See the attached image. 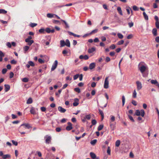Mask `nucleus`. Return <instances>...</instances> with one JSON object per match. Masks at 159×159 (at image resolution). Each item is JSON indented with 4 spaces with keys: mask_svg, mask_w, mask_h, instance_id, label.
<instances>
[{
    "mask_svg": "<svg viewBox=\"0 0 159 159\" xmlns=\"http://www.w3.org/2000/svg\"><path fill=\"white\" fill-rule=\"evenodd\" d=\"M151 82L152 84H155L158 86V88L159 89V84L158 83L157 81L156 80H151Z\"/></svg>",
    "mask_w": 159,
    "mask_h": 159,
    "instance_id": "6e6552de",
    "label": "nucleus"
},
{
    "mask_svg": "<svg viewBox=\"0 0 159 159\" xmlns=\"http://www.w3.org/2000/svg\"><path fill=\"white\" fill-rule=\"evenodd\" d=\"M28 63H29L31 66H34V63L32 61H29L28 62Z\"/></svg>",
    "mask_w": 159,
    "mask_h": 159,
    "instance_id": "a18cd8bd",
    "label": "nucleus"
},
{
    "mask_svg": "<svg viewBox=\"0 0 159 159\" xmlns=\"http://www.w3.org/2000/svg\"><path fill=\"white\" fill-rule=\"evenodd\" d=\"M74 102L73 103V105L74 106H77L79 104V100L78 98H75L74 99Z\"/></svg>",
    "mask_w": 159,
    "mask_h": 159,
    "instance_id": "0eeeda50",
    "label": "nucleus"
},
{
    "mask_svg": "<svg viewBox=\"0 0 159 159\" xmlns=\"http://www.w3.org/2000/svg\"><path fill=\"white\" fill-rule=\"evenodd\" d=\"M99 113L101 115L102 117V120H103L104 118L103 112L100 109L98 110Z\"/></svg>",
    "mask_w": 159,
    "mask_h": 159,
    "instance_id": "aec40b11",
    "label": "nucleus"
},
{
    "mask_svg": "<svg viewBox=\"0 0 159 159\" xmlns=\"http://www.w3.org/2000/svg\"><path fill=\"white\" fill-rule=\"evenodd\" d=\"M30 112L31 114L35 115L36 114V112L34 107H32L30 111Z\"/></svg>",
    "mask_w": 159,
    "mask_h": 159,
    "instance_id": "2eb2a0df",
    "label": "nucleus"
},
{
    "mask_svg": "<svg viewBox=\"0 0 159 159\" xmlns=\"http://www.w3.org/2000/svg\"><path fill=\"white\" fill-rule=\"evenodd\" d=\"M11 157V155L9 154L3 155L2 157V158L3 159H6L7 158H9Z\"/></svg>",
    "mask_w": 159,
    "mask_h": 159,
    "instance_id": "a211bd4d",
    "label": "nucleus"
},
{
    "mask_svg": "<svg viewBox=\"0 0 159 159\" xmlns=\"http://www.w3.org/2000/svg\"><path fill=\"white\" fill-rule=\"evenodd\" d=\"M37 25V24L35 23H31L30 24V26L31 27H34Z\"/></svg>",
    "mask_w": 159,
    "mask_h": 159,
    "instance_id": "09e8293b",
    "label": "nucleus"
},
{
    "mask_svg": "<svg viewBox=\"0 0 159 159\" xmlns=\"http://www.w3.org/2000/svg\"><path fill=\"white\" fill-rule=\"evenodd\" d=\"M79 58L80 59H84V60H86L88 59L89 58V57L87 55H85L84 56L81 55L80 56Z\"/></svg>",
    "mask_w": 159,
    "mask_h": 159,
    "instance_id": "9b49d317",
    "label": "nucleus"
},
{
    "mask_svg": "<svg viewBox=\"0 0 159 159\" xmlns=\"http://www.w3.org/2000/svg\"><path fill=\"white\" fill-rule=\"evenodd\" d=\"M12 142L13 145H15V146H17L18 145V143L16 141H15L14 140H12Z\"/></svg>",
    "mask_w": 159,
    "mask_h": 159,
    "instance_id": "13d9d810",
    "label": "nucleus"
},
{
    "mask_svg": "<svg viewBox=\"0 0 159 159\" xmlns=\"http://www.w3.org/2000/svg\"><path fill=\"white\" fill-rule=\"evenodd\" d=\"M68 33H69V34L70 35H73V36H74L75 37H76L77 34H75L72 32H70V31H68Z\"/></svg>",
    "mask_w": 159,
    "mask_h": 159,
    "instance_id": "49530a36",
    "label": "nucleus"
},
{
    "mask_svg": "<svg viewBox=\"0 0 159 159\" xmlns=\"http://www.w3.org/2000/svg\"><path fill=\"white\" fill-rule=\"evenodd\" d=\"M96 66V64L95 63L93 62L90 64L89 65V69L90 70H92Z\"/></svg>",
    "mask_w": 159,
    "mask_h": 159,
    "instance_id": "f8f14e48",
    "label": "nucleus"
},
{
    "mask_svg": "<svg viewBox=\"0 0 159 159\" xmlns=\"http://www.w3.org/2000/svg\"><path fill=\"white\" fill-rule=\"evenodd\" d=\"M128 116L129 117V118L131 121H132L133 122H134V120L132 117L131 116H130V115H128Z\"/></svg>",
    "mask_w": 159,
    "mask_h": 159,
    "instance_id": "5fc2aeb1",
    "label": "nucleus"
},
{
    "mask_svg": "<svg viewBox=\"0 0 159 159\" xmlns=\"http://www.w3.org/2000/svg\"><path fill=\"white\" fill-rule=\"evenodd\" d=\"M58 110L61 113H64L66 111L65 109L63 108L61 106H59L58 107Z\"/></svg>",
    "mask_w": 159,
    "mask_h": 159,
    "instance_id": "ddd939ff",
    "label": "nucleus"
},
{
    "mask_svg": "<svg viewBox=\"0 0 159 159\" xmlns=\"http://www.w3.org/2000/svg\"><path fill=\"white\" fill-rule=\"evenodd\" d=\"M120 144V140H118L116 142L115 145L117 147L119 146Z\"/></svg>",
    "mask_w": 159,
    "mask_h": 159,
    "instance_id": "393cba45",
    "label": "nucleus"
},
{
    "mask_svg": "<svg viewBox=\"0 0 159 159\" xmlns=\"http://www.w3.org/2000/svg\"><path fill=\"white\" fill-rule=\"evenodd\" d=\"M134 115L139 116L140 115V111L139 110H137L135 111Z\"/></svg>",
    "mask_w": 159,
    "mask_h": 159,
    "instance_id": "c756f323",
    "label": "nucleus"
},
{
    "mask_svg": "<svg viewBox=\"0 0 159 159\" xmlns=\"http://www.w3.org/2000/svg\"><path fill=\"white\" fill-rule=\"evenodd\" d=\"M122 106H123L125 104V96L124 95H123L122 97Z\"/></svg>",
    "mask_w": 159,
    "mask_h": 159,
    "instance_id": "72a5a7b5",
    "label": "nucleus"
},
{
    "mask_svg": "<svg viewBox=\"0 0 159 159\" xmlns=\"http://www.w3.org/2000/svg\"><path fill=\"white\" fill-rule=\"evenodd\" d=\"M79 80L80 81H82L83 79V75L82 74H80V75H79Z\"/></svg>",
    "mask_w": 159,
    "mask_h": 159,
    "instance_id": "338daca9",
    "label": "nucleus"
},
{
    "mask_svg": "<svg viewBox=\"0 0 159 159\" xmlns=\"http://www.w3.org/2000/svg\"><path fill=\"white\" fill-rule=\"evenodd\" d=\"M45 31L48 33H53L55 32V30L53 29L51 30L49 28H47L45 29Z\"/></svg>",
    "mask_w": 159,
    "mask_h": 159,
    "instance_id": "1a4fd4ad",
    "label": "nucleus"
},
{
    "mask_svg": "<svg viewBox=\"0 0 159 159\" xmlns=\"http://www.w3.org/2000/svg\"><path fill=\"white\" fill-rule=\"evenodd\" d=\"M7 13V11L4 9H0V13L2 14H6Z\"/></svg>",
    "mask_w": 159,
    "mask_h": 159,
    "instance_id": "c9c22d12",
    "label": "nucleus"
},
{
    "mask_svg": "<svg viewBox=\"0 0 159 159\" xmlns=\"http://www.w3.org/2000/svg\"><path fill=\"white\" fill-rule=\"evenodd\" d=\"M97 140L96 139H94L93 140H92L91 142V144L92 145H94L96 143Z\"/></svg>",
    "mask_w": 159,
    "mask_h": 159,
    "instance_id": "e433bc0d",
    "label": "nucleus"
},
{
    "mask_svg": "<svg viewBox=\"0 0 159 159\" xmlns=\"http://www.w3.org/2000/svg\"><path fill=\"white\" fill-rule=\"evenodd\" d=\"M13 75H14L13 73L12 72H11L10 73V77H9L11 79V78H12L13 77Z\"/></svg>",
    "mask_w": 159,
    "mask_h": 159,
    "instance_id": "69168bd1",
    "label": "nucleus"
},
{
    "mask_svg": "<svg viewBox=\"0 0 159 159\" xmlns=\"http://www.w3.org/2000/svg\"><path fill=\"white\" fill-rule=\"evenodd\" d=\"M65 43L66 46L68 47H70V43L68 39H66V42Z\"/></svg>",
    "mask_w": 159,
    "mask_h": 159,
    "instance_id": "bb28decb",
    "label": "nucleus"
},
{
    "mask_svg": "<svg viewBox=\"0 0 159 159\" xmlns=\"http://www.w3.org/2000/svg\"><path fill=\"white\" fill-rule=\"evenodd\" d=\"M117 10L119 12V14L120 15H123V14H122V11L121 10V7H118L117 8Z\"/></svg>",
    "mask_w": 159,
    "mask_h": 159,
    "instance_id": "4be33fe9",
    "label": "nucleus"
},
{
    "mask_svg": "<svg viewBox=\"0 0 159 159\" xmlns=\"http://www.w3.org/2000/svg\"><path fill=\"white\" fill-rule=\"evenodd\" d=\"M41 111L43 112H45L46 110V108L44 107H41L40 108Z\"/></svg>",
    "mask_w": 159,
    "mask_h": 159,
    "instance_id": "bf43d9fd",
    "label": "nucleus"
},
{
    "mask_svg": "<svg viewBox=\"0 0 159 159\" xmlns=\"http://www.w3.org/2000/svg\"><path fill=\"white\" fill-rule=\"evenodd\" d=\"M107 153L109 155H110V154H111V150L110 149V148L109 146L108 147L107 149Z\"/></svg>",
    "mask_w": 159,
    "mask_h": 159,
    "instance_id": "8fccbe9b",
    "label": "nucleus"
},
{
    "mask_svg": "<svg viewBox=\"0 0 159 159\" xmlns=\"http://www.w3.org/2000/svg\"><path fill=\"white\" fill-rule=\"evenodd\" d=\"M152 33L154 36L157 35V30L156 28H154L152 30Z\"/></svg>",
    "mask_w": 159,
    "mask_h": 159,
    "instance_id": "412c9836",
    "label": "nucleus"
},
{
    "mask_svg": "<svg viewBox=\"0 0 159 159\" xmlns=\"http://www.w3.org/2000/svg\"><path fill=\"white\" fill-rule=\"evenodd\" d=\"M98 29H96L93 30L90 33H89V34L90 35H91L93 34L96 33H97L98 32Z\"/></svg>",
    "mask_w": 159,
    "mask_h": 159,
    "instance_id": "473e14b6",
    "label": "nucleus"
},
{
    "mask_svg": "<svg viewBox=\"0 0 159 159\" xmlns=\"http://www.w3.org/2000/svg\"><path fill=\"white\" fill-rule=\"evenodd\" d=\"M90 155L92 158L93 159H95L96 158V155L94 153L91 152L90 153Z\"/></svg>",
    "mask_w": 159,
    "mask_h": 159,
    "instance_id": "5701e85b",
    "label": "nucleus"
},
{
    "mask_svg": "<svg viewBox=\"0 0 159 159\" xmlns=\"http://www.w3.org/2000/svg\"><path fill=\"white\" fill-rule=\"evenodd\" d=\"M136 84L138 89H140L142 88V84L139 81H137Z\"/></svg>",
    "mask_w": 159,
    "mask_h": 159,
    "instance_id": "dca6fc26",
    "label": "nucleus"
},
{
    "mask_svg": "<svg viewBox=\"0 0 159 159\" xmlns=\"http://www.w3.org/2000/svg\"><path fill=\"white\" fill-rule=\"evenodd\" d=\"M110 122H114L115 120V117H114V116H112V115H111L110 116Z\"/></svg>",
    "mask_w": 159,
    "mask_h": 159,
    "instance_id": "c85d7f7f",
    "label": "nucleus"
},
{
    "mask_svg": "<svg viewBox=\"0 0 159 159\" xmlns=\"http://www.w3.org/2000/svg\"><path fill=\"white\" fill-rule=\"evenodd\" d=\"M143 64V62H140L138 65V69L141 73L143 76L146 77L148 76V72H145L148 69V67Z\"/></svg>",
    "mask_w": 159,
    "mask_h": 159,
    "instance_id": "f257e3e1",
    "label": "nucleus"
},
{
    "mask_svg": "<svg viewBox=\"0 0 159 159\" xmlns=\"http://www.w3.org/2000/svg\"><path fill=\"white\" fill-rule=\"evenodd\" d=\"M137 93L135 90H134L133 93V98H135L136 97Z\"/></svg>",
    "mask_w": 159,
    "mask_h": 159,
    "instance_id": "c03bdc74",
    "label": "nucleus"
},
{
    "mask_svg": "<svg viewBox=\"0 0 159 159\" xmlns=\"http://www.w3.org/2000/svg\"><path fill=\"white\" fill-rule=\"evenodd\" d=\"M7 71V70L6 68L3 69L2 70V72L3 74H5Z\"/></svg>",
    "mask_w": 159,
    "mask_h": 159,
    "instance_id": "4d7b16f0",
    "label": "nucleus"
},
{
    "mask_svg": "<svg viewBox=\"0 0 159 159\" xmlns=\"http://www.w3.org/2000/svg\"><path fill=\"white\" fill-rule=\"evenodd\" d=\"M30 47L28 46H25L23 47V50L24 53H26V52L29 50Z\"/></svg>",
    "mask_w": 159,
    "mask_h": 159,
    "instance_id": "6ab92c4d",
    "label": "nucleus"
},
{
    "mask_svg": "<svg viewBox=\"0 0 159 159\" xmlns=\"http://www.w3.org/2000/svg\"><path fill=\"white\" fill-rule=\"evenodd\" d=\"M11 63L12 64H16L17 63V61L13 59L11 61Z\"/></svg>",
    "mask_w": 159,
    "mask_h": 159,
    "instance_id": "680f3d73",
    "label": "nucleus"
},
{
    "mask_svg": "<svg viewBox=\"0 0 159 159\" xmlns=\"http://www.w3.org/2000/svg\"><path fill=\"white\" fill-rule=\"evenodd\" d=\"M45 31V30L44 29L41 28L39 30V32L40 33H44Z\"/></svg>",
    "mask_w": 159,
    "mask_h": 159,
    "instance_id": "79ce46f5",
    "label": "nucleus"
},
{
    "mask_svg": "<svg viewBox=\"0 0 159 159\" xmlns=\"http://www.w3.org/2000/svg\"><path fill=\"white\" fill-rule=\"evenodd\" d=\"M108 77H106L105 79L104 85V88L107 89L108 88L109 81L108 80Z\"/></svg>",
    "mask_w": 159,
    "mask_h": 159,
    "instance_id": "20e7f679",
    "label": "nucleus"
},
{
    "mask_svg": "<svg viewBox=\"0 0 159 159\" xmlns=\"http://www.w3.org/2000/svg\"><path fill=\"white\" fill-rule=\"evenodd\" d=\"M116 124H114L111 122H110V126L111 130H114L116 128Z\"/></svg>",
    "mask_w": 159,
    "mask_h": 159,
    "instance_id": "9d476101",
    "label": "nucleus"
},
{
    "mask_svg": "<svg viewBox=\"0 0 159 159\" xmlns=\"http://www.w3.org/2000/svg\"><path fill=\"white\" fill-rule=\"evenodd\" d=\"M156 26L157 28H159V21L156 22L155 23Z\"/></svg>",
    "mask_w": 159,
    "mask_h": 159,
    "instance_id": "774afa93",
    "label": "nucleus"
},
{
    "mask_svg": "<svg viewBox=\"0 0 159 159\" xmlns=\"http://www.w3.org/2000/svg\"><path fill=\"white\" fill-rule=\"evenodd\" d=\"M124 43V40H121L119 41L117 43V44L118 45H120L123 44Z\"/></svg>",
    "mask_w": 159,
    "mask_h": 159,
    "instance_id": "603ef678",
    "label": "nucleus"
},
{
    "mask_svg": "<svg viewBox=\"0 0 159 159\" xmlns=\"http://www.w3.org/2000/svg\"><path fill=\"white\" fill-rule=\"evenodd\" d=\"M85 118L86 119L89 120L91 118V116L90 115H87L85 116Z\"/></svg>",
    "mask_w": 159,
    "mask_h": 159,
    "instance_id": "0e129e2a",
    "label": "nucleus"
},
{
    "mask_svg": "<svg viewBox=\"0 0 159 159\" xmlns=\"http://www.w3.org/2000/svg\"><path fill=\"white\" fill-rule=\"evenodd\" d=\"M133 9L135 11H138L139 9L136 6H134L133 7Z\"/></svg>",
    "mask_w": 159,
    "mask_h": 159,
    "instance_id": "3c124183",
    "label": "nucleus"
},
{
    "mask_svg": "<svg viewBox=\"0 0 159 159\" xmlns=\"http://www.w3.org/2000/svg\"><path fill=\"white\" fill-rule=\"evenodd\" d=\"M22 127H23L24 128L29 129L31 128V126H30V124L28 123L27 124H22L19 128V132L21 134H24L25 133L24 132L22 131Z\"/></svg>",
    "mask_w": 159,
    "mask_h": 159,
    "instance_id": "f03ea898",
    "label": "nucleus"
},
{
    "mask_svg": "<svg viewBox=\"0 0 159 159\" xmlns=\"http://www.w3.org/2000/svg\"><path fill=\"white\" fill-rule=\"evenodd\" d=\"M57 60H55L52 66L51 69V71H53L56 69L57 67Z\"/></svg>",
    "mask_w": 159,
    "mask_h": 159,
    "instance_id": "39448f33",
    "label": "nucleus"
},
{
    "mask_svg": "<svg viewBox=\"0 0 159 159\" xmlns=\"http://www.w3.org/2000/svg\"><path fill=\"white\" fill-rule=\"evenodd\" d=\"M5 89H10V86L8 84H5L4 85Z\"/></svg>",
    "mask_w": 159,
    "mask_h": 159,
    "instance_id": "ea45409f",
    "label": "nucleus"
},
{
    "mask_svg": "<svg viewBox=\"0 0 159 159\" xmlns=\"http://www.w3.org/2000/svg\"><path fill=\"white\" fill-rule=\"evenodd\" d=\"M116 47L115 45L114 44H113L110 46L109 48L111 49H114L116 48Z\"/></svg>",
    "mask_w": 159,
    "mask_h": 159,
    "instance_id": "37998d69",
    "label": "nucleus"
},
{
    "mask_svg": "<svg viewBox=\"0 0 159 159\" xmlns=\"http://www.w3.org/2000/svg\"><path fill=\"white\" fill-rule=\"evenodd\" d=\"M128 24L130 28L132 27L134 25V23L132 22L128 23Z\"/></svg>",
    "mask_w": 159,
    "mask_h": 159,
    "instance_id": "6e6d98bb",
    "label": "nucleus"
},
{
    "mask_svg": "<svg viewBox=\"0 0 159 159\" xmlns=\"http://www.w3.org/2000/svg\"><path fill=\"white\" fill-rule=\"evenodd\" d=\"M38 61L40 63H44V61L41 58H39L38 59Z\"/></svg>",
    "mask_w": 159,
    "mask_h": 159,
    "instance_id": "052dcab7",
    "label": "nucleus"
},
{
    "mask_svg": "<svg viewBox=\"0 0 159 159\" xmlns=\"http://www.w3.org/2000/svg\"><path fill=\"white\" fill-rule=\"evenodd\" d=\"M104 126L103 125H100L98 128V131H100L103 128Z\"/></svg>",
    "mask_w": 159,
    "mask_h": 159,
    "instance_id": "7c9ffc66",
    "label": "nucleus"
},
{
    "mask_svg": "<svg viewBox=\"0 0 159 159\" xmlns=\"http://www.w3.org/2000/svg\"><path fill=\"white\" fill-rule=\"evenodd\" d=\"M32 99L31 98H29L27 101L26 103L28 104H30L32 102Z\"/></svg>",
    "mask_w": 159,
    "mask_h": 159,
    "instance_id": "cd10ccee",
    "label": "nucleus"
},
{
    "mask_svg": "<svg viewBox=\"0 0 159 159\" xmlns=\"http://www.w3.org/2000/svg\"><path fill=\"white\" fill-rule=\"evenodd\" d=\"M68 125L66 127V129L68 131H69L72 129V124L70 122L68 123Z\"/></svg>",
    "mask_w": 159,
    "mask_h": 159,
    "instance_id": "423d86ee",
    "label": "nucleus"
},
{
    "mask_svg": "<svg viewBox=\"0 0 159 159\" xmlns=\"http://www.w3.org/2000/svg\"><path fill=\"white\" fill-rule=\"evenodd\" d=\"M143 15L145 19L146 20H148V16L146 14L145 12H143Z\"/></svg>",
    "mask_w": 159,
    "mask_h": 159,
    "instance_id": "b1692460",
    "label": "nucleus"
},
{
    "mask_svg": "<svg viewBox=\"0 0 159 159\" xmlns=\"http://www.w3.org/2000/svg\"><path fill=\"white\" fill-rule=\"evenodd\" d=\"M32 39V37L31 36H29L28 38L25 39V42H28L27 41H32L31 39Z\"/></svg>",
    "mask_w": 159,
    "mask_h": 159,
    "instance_id": "f704fd0d",
    "label": "nucleus"
},
{
    "mask_svg": "<svg viewBox=\"0 0 159 159\" xmlns=\"http://www.w3.org/2000/svg\"><path fill=\"white\" fill-rule=\"evenodd\" d=\"M117 36L119 38L122 39L123 38V36L122 34L120 33H118L117 34Z\"/></svg>",
    "mask_w": 159,
    "mask_h": 159,
    "instance_id": "58836bf2",
    "label": "nucleus"
},
{
    "mask_svg": "<svg viewBox=\"0 0 159 159\" xmlns=\"http://www.w3.org/2000/svg\"><path fill=\"white\" fill-rule=\"evenodd\" d=\"M28 42H26L27 43V44L29 46H31V44L34 43V41L33 40H32V41H27Z\"/></svg>",
    "mask_w": 159,
    "mask_h": 159,
    "instance_id": "4c0bfd02",
    "label": "nucleus"
},
{
    "mask_svg": "<svg viewBox=\"0 0 159 159\" xmlns=\"http://www.w3.org/2000/svg\"><path fill=\"white\" fill-rule=\"evenodd\" d=\"M44 138L45 139V142L46 144H49L51 143L52 140V138L51 136L46 135L45 136Z\"/></svg>",
    "mask_w": 159,
    "mask_h": 159,
    "instance_id": "7ed1b4c3",
    "label": "nucleus"
},
{
    "mask_svg": "<svg viewBox=\"0 0 159 159\" xmlns=\"http://www.w3.org/2000/svg\"><path fill=\"white\" fill-rule=\"evenodd\" d=\"M55 14H53L51 13H48L47 15V17L49 18H52L54 17Z\"/></svg>",
    "mask_w": 159,
    "mask_h": 159,
    "instance_id": "a878e982",
    "label": "nucleus"
},
{
    "mask_svg": "<svg viewBox=\"0 0 159 159\" xmlns=\"http://www.w3.org/2000/svg\"><path fill=\"white\" fill-rule=\"evenodd\" d=\"M22 81L24 82H26L28 81V79L27 78H25L22 79Z\"/></svg>",
    "mask_w": 159,
    "mask_h": 159,
    "instance_id": "e2e57ef3",
    "label": "nucleus"
},
{
    "mask_svg": "<svg viewBox=\"0 0 159 159\" xmlns=\"http://www.w3.org/2000/svg\"><path fill=\"white\" fill-rule=\"evenodd\" d=\"M140 115L142 117H144L145 115V112L142 109L140 111Z\"/></svg>",
    "mask_w": 159,
    "mask_h": 159,
    "instance_id": "2f4dec72",
    "label": "nucleus"
},
{
    "mask_svg": "<svg viewBox=\"0 0 159 159\" xmlns=\"http://www.w3.org/2000/svg\"><path fill=\"white\" fill-rule=\"evenodd\" d=\"M92 125H95L97 124V121L95 119L92 120Z\"/></svg>",
    "mask_w": 159,
    "mask_h": 159,
    "instance_id": "de8ad7c7",
    "label": "nucleus"
},
{
    "mask_svg": "<svg viewBox=\"0 0 159 159\" xmlns=\"http://www.w3.org/2000/svg\"><path fill=\"white\" fill-rule=\"evenodd\" d=\"M61 20L64 23V24H65V25H66V28H69V26L68 25V24L66 22L65 20Z\"/></svg>",
    "mask_w": 159,
    "mask_h": 159,
    "instance_id": "a19ab883",
    "label": "nucleus"
},
{
    "mask_svg": "<svg viewBox=\"0 0 159 159\" xmlns=\"http://www.w3.org/2000/svg\"><path fill=\"white\" fill-rule=\"evenodd\" d=\"M60 47H62L66 45V43L64 40H61L60 41Z\"/></svg>",
    "mask_w": 159,
    "mask_h": 159,
    "instance_id": "f3484780",
    "label": "nucleus"
},
{
    "mask_svg": "<svg viewBox=\"0 0 159 159\" xmlns=\"http://www.w3.org/2000/svg\"><path fill=\"white\" fill-rule=\"evenodd\" d=\"M79 76V75L78 74H76L74 75L73 76V79L74 80L77 79Z\"/></svg>",
    "mask_w": 159,
    "mask_h": 159,
    "instance_id": "864d4df0",
    "label": "nucleus"
},
{
    "mask_svg": "<svg viewBox=\"0 0 159 159\" xmlns=\"http://www.w3.org/2000/svg\"><path fill=\"white\" fill-rule=\"evenodd\" d=\"M96 50V48L95 47H92L88 50V52L89 53H93Z\"/></svg>",
    "mask_w": 159,
    "mask_h": 159,
    "instance_id": "4468645a",
    "label": "nucleus"
}]
</instances>
